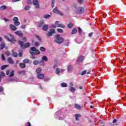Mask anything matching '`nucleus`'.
Returning <instances> with one entry per match:
<instances>
[{"mask_svg":"<svg viewBox=\"0 0 126 126\" xmlns=\"http://www.w3.org/2000/svg\"><path fill=\"white\" fill-rule=\"evenodd\" d=\"M19 56L20 57H22V51H21V52L19 53Z\"/></svg>","mask_w":126,"mask_h":126,"instance_id":"obj_64","label":"nucleus"},{"mask_svg":"<svg viewBox=\"0 0 126 126\" xmlns=\"http://www.w3.org/2000/svg\"><path fill=\"white\" fill-rule=\"evenodd\" d=\"M44 74H39L37 75V78H38V79H43V78H44Z\"/></svg>","mask_w":126,"mask_h":126,"instance_id":"obj_17","label":"nucleus"},{"mask_svg":"<svg viewBox=\"0 0 126 126\" xmlns=\"http://www.w3.org/2000/svg\"><path fill=\"white\" fill-rule=\"evenodd\" d=\"M23 62L24 63H29V59H25L23 60Z\"/></svg>","mask_w":126,"mask_h":126,"instance_id":"obj_39","label":"nucleus"},{"mask_svg":"<svg viewBox=\"0 0 126 126\" xmlns=\"http://www.w3.org/2000/svg\"><path fill=\"white\" fill-rule=\"evenodd\" d=\"M4 46H5V43H4V42H2L0 44V47L1 49V50H2L3 49V48H4Z\"/></svg>","mask_w":126,"mask_h":126,"instance_id":"obj_28","label":"nucleus"},{"mask_svg":"<svg viewBox=\"0 0 126 126\" xmlns=\"http://www.w3.org/2000/svg\"><path fill=\"white\" fill-rule=\"evenodd\" d=\"M27 3L28 4H31V3H32L31 0H27Z\"/></svg>","mask_w":126,"mask_h":126,"instance_id":"obj_56","label":"nucleus"},{"mask_svg":"<svg viewBox=\"0 0 126 126\" xmlns=\"http://www.w3.org/2000/svg\"><path fill=\"white\" fill-rule=\"evenodd\" d=\"M67 27H68V28H69V29L72 28V27H73V24H72V23H69L67 25Z\"/></svg>","mask_w":126,"mask_h":126,"instance_id":"obj_30","label":"nucleus"},{"mask_svg":"<svg viewBox=\"0 0 126 126\" xmlns=\"http://www.w3.org/2000/svg\"><path fill=\"white\" fill-rule=\"evenodd\" d=\"M58 26V27H61V28H65V26H64V25H63V24H60Z\"/></svg>","mask_w":126,"mask_h":126,"instance_id":"obj_36","label":"nucleus"},{"mask_svg":"<svg viewBox=\"0 0 126 126\" xmlns=\"http://www.w3.org/2000/svg\"><path fill=\"white\" fill-rule=\"evenodd\" d=\"M39 63V61L38 60L34 61L33 62V64H34V65H37Z\"/></svg>","mask_w":126,"mask_h":126,"instance_id":"obj_38","label":"nucleus"},{"mask_svg":"<svg viewBox=\"0 0 126 126\" xmlns=\"http://www.w3.org/2000/svg\"><path fill=\"white\" fill-rule=\"evenodd\" d=\"M75 121H78V120H79V114H76L75 115Z\"/></svg>","mask_w":126,"mask_h":126,"instance_id":"obj_29","label":"nucleus"},{"mask_svg":"<svg viewBox=\"0 0 126 126\" xmlns=\"http://www.w3.org/2000/svg\"><path fill=\"white\" fill-rule=\"evenodd\" d=\"M53 12L54 13H56L57 14H59V15H63V12L60 11L57 7H56L53 10Z\"/></svg>","mask_w":126,"mask_h":126,"instance_id":"obj_8","label":"nucleus"},{"mask_svg":"<svg viewBox=\"0 0 126 126\" xmlns=\"http://www.w3.org/2000/svg\"><path fill=\"white\" fill-rule=\"evenodd\" d=\"M5 54L7 57H9V56H10V52H9V51L6 52Z\"/></svg>","mask_w":126,"mask_h":126,"instance_id":"obj_51","label":"nucleus"},{"mask_svg":"<svg viewBox=\"0 0 126 126\" xmlns=\"http://www.w3.org/2000/svg\"><path fill=\"white\" fill-rule=\"evenodd\" d=\"M51 5L52 7H54V6H55V0H52Z\"/></svg>","mask_w":126,"mask_h":126,"instance_id":"obj_50","label":"nucleus"},{"mask_svg":"<svg viewBox=\"0 0 126 126\" xmlns=\"http://www.w3.org/2000/svg\"><path fill=\"white\" fill-rule=\"evenodd\" d=\"M14 75V71L12 70L11 72L10 73L9 76H13Z\"/></svg>","mask_w":126,"mask_h":126,"instance_id":"obj_45","label":"nucleus"},{"mask_svg":"<svg viewBox=\"0 0 126 126\" xmlns=\"http://www.w3.org/2000/svg\"><path fill=\"white\" fill-rule=\"evenodd\" d=\"M8 81H16V82H18V80L17 79V78H10L8 79Z\"/></svg>","mask_w":126,"mask_h":126,"instance_id":"obj_19","label":"nucleus"},{"mask_svg":"<svg viewBox=\"0 0 126 126\" xmlns=\"http://www.w3.org/2000/svg\"><path fill=\"white\" fill-rule=\"evenodd\" d=\"M63 71H64V69L57 68L55 71V73L56 74H58V75H60V73H63Z\"/></svg>","mask_w":126,"mask_h":126,"instance_id":"obj_9","label":"nucleus"},{"mask_svg":"<svg viewBox=\"0 0 126 126\" xmlns=\"http://www.w3.org/2000/svg\"><path fill=\"white\" fill-rule=\"evenodd\" d=\"M75 108L76 109H77L78 110H79V105H78L77 104H75Z\"/></svg>","mask_w":126,"mask_h":126,"instance_id":"obj_48","label":"nucleus"},{"mask_svg":"<svg viewBox=\"0 0 126 126\" xmlns=\"http://www.w3.org/2000/svg\"><path fill=\"white\" fill-rule=\"evenodd\" d=\"M55 24L57 27H59V26L60 25V22L59 21H56L55 23Z\"/></svg>","mask_w":126,"mask_h":126,"instance_id":"obj_43","label":"nucleus"},{"mask_svg":"<svg viewBox=\"0 0 126 126\" xmlns=\"http://www.w3.org/2000/svg\"><path fill=\"white\" fill-rule=\"evenodd\" d=\"M46 35L48 36V37H52V36H53V33L50 32H47L46 33Z\"/></svg>","mask_w":126,"mask_h":126,"instance_id":"obj_35","label":"nucleus"},{"mask_svg":"<svg viewBox=\"0 0 126 126\" xmlns=\"http://www.w3.org/2000/svg\"><path fill=\"white\" fill-rule=\"evenodd\" d=\"M7 66H8V65H3L0 67V68H1V70H3V69H5V68H6V67H7Z\"/></svg>","mask_w":126,"mask_h":126,"instance_id":"obj_33","label":"nucleus"},{"mask_svg":"<svg viewBox=\"0 0 126 126\" xmlns=\"http://www.w3.org/2000/svg\"><path fill=\"white\" fill-rule=\"evenodd\" d=\"M14 21V24L15 26H19L20 25V22L19 21L18 18L17 17H15L13 19Z\"/></svg>","mask_w":126,"mask_h":126,"instance_id":"obj_6","label":"nucleus"},{"mask_svg":"<svg viewBox=\"0 0 126 126\" xmlns=\"http://www.w3.org/2000/svg\"><path fill=\"white\" fill-rule=\"evenodd\" d=\"M77 32V29H76V28H75L72 31L71 34H75V33H76Z\"/></svg>","mask_w":126,"mask_h":126,"instance_id":"obj_31","label":"nucleus"},{"mask_svg":"<svg viewBox=\"0 0 126 126\" xmlns=\"http://www.w3.org/2000/svg\"><path fill=\"white\" fill-rule=\"evenodd\" d=\"M1 59H2V61H5V58H4V56L3 55V54H2L1 55Z\"/></svg>","mask_w":126,"mask_h":126,"instance_id":"obj_54","label":"nucleus"},{"mask_svg":"<svg viewBox=\"0 0 126 126\" xmlns=\"http://www.w3.org/2000/svg\"><path fill=\"white\" fill-rule=\"evenodd\" d=\"M44 24V21L41 20L38 23V27H41L42 25Z\"/></svg>","mask_w":126,"mask_h":126,"instance_id":"obj_27","label":"nucleus"},{"mask_svg":"<svg viewBox=\"0 0 126 126\" xmlns=\"http://www.w3.org/2000/svg\"><path fill=\"white\" fill-rule=\"evenodd\" d=\"M85 58L84 56H80L79 57V63H82L84 61Z\"/></svg>","mask_w":126,"mask_h":126,"instance_id":"obj_20","label":"nucleus"},{"mask_svg":"<svg viewBox=\"0 0 126 126\" xmlns=\"http://www.w3.org/2000/svg\"><path fill=\"white\" fill-rule=\"evenodd\" d=\"M7 7L5 5H2L0 7V10H4L6 9Z\"/></svg>","mask_w":126,"mask_h":126,"instance_id":"obj_24","label":"nucleus"},{"mask_svg":"<svg viewBox=\"0 0 126 126\" xmlns=\"http://www.w3.org/2000/svg\"><path fill=\"white\" fill-rule=\"evenodd\" d=\"M29 9H30V6L26 5L25 7V10H29Z\"/></svg>","mask_w":126,"mask_h":126,"instance_id":"obj_44","label":"nucleus"},{"mask_svg":"<svg viewBox=\"0 0 126 126\" xmlns=\"http://www.w3.org/2000/svg\"><path fill=\"white\" fill-rule=\"evenodd\" d=\"M84 2V0H79V4H82Z\"/></svg>","mask_w":126,"mask_h":126,"instance_id":"obj_52","label":"nucleus"},{"mask_svg":"<svg viewBox=\"0 0 126 126\" xmlns=\"http://www.w3.org/2000/svg\"><path fill=\"white\" fill-rule=\"evenodd\" d=\"M35 37L37 39L38 41L41 42L42 39H41V37L40 36H39L38 35H36Z\"/></svg>","mask_w":126,"mask_h":126,"instance_id":"obj_47","label":"nucleus"},{"mask_svg":"<svg viewBox=\"0 0 126 126\" xmlns=\"http://www.w3.org/2000/svg\"><path fill=\"white\" fill-rule=\"evenodd\" d=\"M40 50L41 52H45V51H46V49L45 47L42 46L40 47Z\"/></svg>","mask_w":126,"mask_h":126,"instance_id":"obj_37","label":"nucleus"},{"mask_svg":"<svg viewBox=\"0 0 126 126\" xmlns=\"http://www.w3.org/2000/svg\"><path fill=\"white\" fill-rule=\"evenodd\" d=\"M31 51H30V53L32 55L31 59H34L36 58V57L33 55H39V54H40V51L36 49V48L35 47H31Z\"/></svg>","mask_w":126,"mask_h":126,"instance_id":"obj_2","label":"nucleus"},{"mask_svg":"<svg viewBox=\"0 0 126 126\" xmlns=\"http://www.w3.org/2000/svg\"><path fill=\"white\" fill-rule=\"evenodd\" d=\"M42 61H45V62H48V58L46 56H43L42 57Z\"/></svg>","mask_w":126,"mask_h":126,"instance_id":"obj_34","label":"nucleus"},{"mask_svg":"<svg viewBox=\"0 0 126 126\" xmlns=\"http://www.w3.org/2000/svg\"><path fill=\"white\" fill-rule=\"evenodd\" d=\"M4 21H5V22H7V21H10V20H8L7 19H5V18H4Z\"/></svg>","mask_w":126,"mask_h":126,"instance_id":"obj_60","label":"nucleus"},{"mask_svg":"<svg viewBox=\"0 0 126 126\" xmlns=\"http://www.w3.org/2000/svg\"><path fill=\"white\" fill-rule=\"evenodd\" d=\"M18 43L19 45L21 46V48H22L23 49H25V48L30 47V43H27L24 44L23 42L20 41H19Z\"/></svg>","mask_w":126,"mask_h":126,"instance_id":"obj_4","label":"nucleus"},{"mask_svg":"<svg viewBox=\"0 0 126 126\" xmlns=\"http://www.w3.org/2000/svg\"><path fill=\"white\" fill-rule=\"evenodd\" d=\"M6 74L7 75H9V70H7L6 72Z\"/></svg>","mask_w":126,"mask_h":126,"instance_id":"obj_61","label":"nucleus"},{"mask_svg":"<svg viewBox=\"0 0 126 126\" xmlns=\"http://www.w3.org/2000/svg\"><path fill=\"white\" fill-rule=\"evenodd\" d=\"M10 29H11V30H13V31L17 30V27L12 24L10 25Z\"/></svg>","mask_w":126,"mask_h":126,"instance_id":"obj_15","label":"nucleus"},{"mask_svg":"<svg viewBox=\"0 0 126 126\" xmlns=\"http://www.w3.org/2000/svg\"><path fill=\"white\" fill-rule=\"evenodd\" d=\"M85 91H86V89L85 86H80L79 87V92L81 95H84L85 94Z\"/></svg>","mask_w":126,"mask_h":126,"instance_id":"obj_5","label":"nucleus"},{"mask_svg":"<svg viewBox=\"0 0 126 126\" xmlns=\"http://www.w3.org/2000/svg\"><path fill=\"white\" fill-rule=\"evenodd\" d=\"M55 117L56 119H58L59 120H63V118L62 117V115H61L60 111H57L55 113Z\"/></svg>","mask_w":126,"mask_h":126,"instance_id":"obj_7","label":"nucleus"},{"mask_svg":"<svg viewBox=\"0 0 126 126\" xmlns=\"http://www.w3.org/2000/svg\"><path fill=\"white\" fill-rule=\"evenodd\" d=\"M21 28L22 29H25V28H26V26H25V25L21 26Z\"/></svg>","mask_w":126,"mask_h":126,"instance_id":"obj_55","label":"nucleus"},{"mask_svg":"<svg viewBox=\"0 0 126 126\" xmlns=\"http://www.w3.org/2000/svg\"><path fill=\"white\" fill-rule=\"evenodd\" d=\"M61 87H67V84L66 83H62L61 84Z\"/></svg>","mask_w":126,"mask_h":126,"instance_id":"obj_26","label":"nucleus"},{"mask_svg":"<svg viewBox=\"0 0 126 126\" xmlns=\"http://www.w3.org/2000/svg\"><path fill=\"white\" fill-rule=\"evenodd\" d=\"M43 18H45V19H49L50 17H51V15L49 14H45L43 16Z\"/></svg>","mask_w":126,"mask_h":126,"instance_id":"obj_21","label":"nucleus"},{"mask_svg":"<svg viewBox=\"0 0 126 126\" xmlns=\"http://www.w3.org/2000/svg\"><path fill=\"white\" fill-rule=\"evenodd\" d=\"M19 66L21 67V68H25L26 65H25V63H20L19 64Z\"/></svg>","mask_w":126,"mask_h":126,"instance_id":"obj_22","label":"nucleus"},{"mask_svg":"<svg viewBox=\"0 0 126 126\" xmlns=\"http://www.w3.org/2000/svg\"><path fill=\"white\" fill-rule=\"evenodd\" d=\"M4 39H6L7 41H8V42H11V43H13V44L16 42V39L14 38L12 34L9 33L4 35Z\"/></svg>","mask_w":126,"mask_h":126,"instance_id":"obj_1","label":"nucleus"},{"mask_svg":"<svg viewBox=\"0 0 126 126\" xmlns=\"http://www.w3.org/2000/svg\"><path fill=\"white\" fill-rule=\"evenodd\" d=\"M33 4L35 6V8H39L40 7L38 0H33Z\"/></svg>","mask_w":126,"mask_h":126,"instance_id":"obj_11","label":"nucleus"},{"mask_svg":"<svg viewBox=\"0 0 126 126\" xmlns=\"http://www.w3.org/2000/svg\"><path fill=\"white\" fill-rule=\"evenodd\" d=\"M50 32L52 33V34H55V30L53 29H51L50 30Z\"/></svg>","mask_w":126,"mask_h":126,"instance_id":"obj_42","label":"nucleus"},{"mask_svg":"<svg viewBox=\"0 0 126 126\" xmlns=\"http://www.w3.org/2000/svg\"><path fill=\"white\" fill-rule=\"evenodd\" d=\"M26 73V71L25 70L19 71V74H21V75H24Z\"/></svg>","mask_w":126,"mask_h":126,"instance_id":"obj_23","label":"nucleus"},{"mask_svg":"<svg viewBox=\"0 0 126 126\" xmlns=\"http://www.w3.org/2000/svg\"><path fill=\"white\" fill-rule=\"evenodd\" d=\"M93 35V32H90L89 34V37H92Z\"/></svg>","mask_w":126,"mask_h":126,"instance_id":"obj_58","label":"nucleus"},{"mask_svg":"<svg viewBox=\"0 0 126 126\" xmlns=\"http://www.w3.org/2000/svg\"><path fill=\"white\" fill-rule=\"evenodd\" d=\"M15 34L16 35H17L19 37H21V38H22L23 37V33L21 31H16L15 32Z\"/></svg>","mask_w":126,"mask_h":126,"instance_id":"obj_13","label":"nucleus"},{"mask_svg":"<svg viewBox=\"0 0 126 126\" xmlns=\"http://www.w3.org/2000/svg\"><path fill=\"white\" fill-rule=\"evenodd\" d=\"M8 63H10L11 64H13L14 63V62L12 60L11 58H8L7 59Z\"/></svg>","mask_w":126,"mask_h":126,"instance_id":"obj_16","label":"nucleus"},{"mask_svg":"<svg viewBox=\"0 0 126 126\" xmlns=\"http://www.w3.org/2000/svg\"><path fill=\"white\" fill-rule=\"evenodd\" d=\"M84 8L83 7H79V15L80 16H84Z\"/></svg>","mask_w":126,"mask_h":126,"instance_id":"obj_10","label":"nucleus"},{"mask_svg":"<svg viewBox=\"0 0 126 126\" xmlns=\"http://www.w3.org/2000/svg\"><path fill=\"white\" fill-rule=\"evenodd\" d=\"M117 119H114L113 121V124H116L117 123Z\"/></svg>","mask_w":126,"mask_h":126,"instance_id":"obj_62","label":"nucleus"},{"mask_svg":"<svg viewBox=\"0 0 126 126\" xmlns=\"http://www.w3.org/2000/svg\"><path fill=\"white\" fill-rule=\"evenodd\" d=\"M57 31L59 33H63V31L62 29H58Z\"/></svg>","mask_w":126,"mask_h":126,"instance_id":"obj_40","label":"nucleus"},{"mask_svg":"<svg viewBox=\"0 0 126 126\" xmlns=\"http://www.w3.org/2000/svg\"><path fill=\"white\" fill-rule=\"evenodd\" d=\"M13 56L14 58H17L18 54L17 53L14 52L13 53Z\"/></svg>","mask_w":126,"mask_h":126,"instance_id":"obj_49","label":"nucleus"},{"mask_svg":"<svg viewBox=\"0 0 126 126\" xmlns=\"http://www.w3.org/2000/svg\"><path fill=\"white\" fill-rule=\"evenodd\" d=\"M63 38L61 37L60 34H57L55 36V40H54L55 43H57V44H62L63 42Z\"/></svg>","mask_w":126,"mask_h":126,"instance_id":"obj_3","label":"nucleus"},{"mask_svg":"<svg viewBox=\"0 0 126 126\" xmlns=\"http://www.w3.org/2000/svg\"><path fill=\"white\" fill-rule=\"evenodd\" d=\"M82 34V29L79 28V35H81Z\"/></svg>","mask_w":126,"mask_h":126,"instance_id":"obj_53","label":"nucleus"},{"mask_svg":"<svg viewBox=\"0 0 126 126\" xmlns=\"http://www.w3.org/2000/svg\"><path fill=\"white\" fill-rule=\"evenodd\" d=\"M41 71H42V69L41 68H38L36 69V72L37 74L41 73Z\"/></svg>","mask_w":126,"mask_h":126,"instance_id":"obj_25","label":"nucleus"},{"mask_svg":"<svg viewBox=\"0 0 126 126\" xmlns=\"http://www.w3.org/2000/svg\"><path fill=\"white\" fill-rule=\"evenodd\" d=\"M69 91H70L71 92H74V91H75V89L72 87H70L69 88Z\"/></svg>","mask_w":126,"mask_h":126,"instance_id":"obj_32","label":"nucleus"},{"mask_svg":"<svg viewBox=\"0 0 126 126\" xmlns=\"http://www.w3.org/2000/svg\"><path fill=\"white\" fill-rule=\"evenodd\" d=\"M74 7L75 8L76 13H79V7L78 6V4L75 3L74 4Z\"/></svg>","mask_w":126,"mask_h":126,"instance_id":"obj_12","label":"nucleus"},{"mask_svg":"<svg viewBox=\"0 0 126 126\" xmlns=\"http://www.w3.org/2000/svg\"><path fill=\"white\" fill-rule=\"evenodd\" d=\"M56 27H57V26L55 25H52L51 28H56Z\"/></svg>","mask_w":126,"mask_h":126,"instance_id":"obj_59","label":"nucleus"},{"mask_svg":"<svg viewBox=\"0 0 126 126\" xmlns=\"http://www.w3.org/2000/svg\"><path fill=\"white\" fill-rule=\"evenodd\" d=\"M48 27L49 26L48 25H44L42 27V30H44V31H47V30H48Z\"/></svg>","mask_w":126,"mask_h":126,"instance_id":"obj_18","label":"nucleus"},{"mask_svg":"<svg viewBox=\"0 0 126 126\" xmlns=\"http://www.w3.org/2000/svg\"><path fill=\"white\" fill-rule=\"evenodd\" d=\"M86 72H87V70H85L84 71H82L80 74L81 75H84L85 74H86Z\"/></svg>","mask_w":126,"mask_h":126,"instance_id":"obj_41","label":"nucleus"},{"mask_svg":"<svg viewBox=\"0 0 126 126\" xmlns=\"http://www.w3.org/2000/svg\"><path fill=\"white\" fill-rule=\"evenodd\" d=\"M67 72L70 73L72 71V69H73V67L71 66V65H68L67 66Z\"/></svg>","mask_w":126,"mask_h":126,"instance_id":"obj_14","label":"nucleus"},{"mask_svg":"<svg viewBox=\"0 0 126 126\" xmlns=\"http://www.w3.org/2000/svg\"><path fill=\"white\" fill-rule=\"evenodd\" d=\"M39 63L40 65H45V63H44V61H43V60L40 61Z\"/></svg>","mask_w":126,"mask_h":126,"instance_id":"obj_46","label":"nucleus"},{"mask_svg":"<svg viewBox=\"0 0 126 126\" xmlns=\"http://www.w3.org/2000/svg\"><path fill=\"white\" fill-rule=\"evenodd\" d=\"M34 44H35V46H39V45H40V44L38 42H35L34 43Z\"/></svg>","mask_w":126,"mask_h":126,"instance_id":"obj_57","label":"nucleus"},{"mask_svg":"<svg viewBox=\"0 0 126 126\" xmlns=\"http://www.w3.org/2000/svg\"><path fill=\"white\" fill-rule=\"evenodd\" d=\"M23 40L24 41V42H26V41H27V38H26V37H24Z\"/></svg>","mask_w":126,"mask_h":126,"instance_id":"obj_63","label":"nucleus"}]
</instances>
